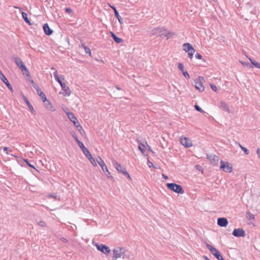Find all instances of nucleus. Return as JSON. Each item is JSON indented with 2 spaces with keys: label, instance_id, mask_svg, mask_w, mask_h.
Wrapping results in <instances>:
<instances>
[{
  "label": "nucleus",
  "instance_id": "a878e982",
  "mask_svg": "<svg viewBox=\"0 0 260 260\" xmlns=\"http://www.w3.org/2000/svg\"><path fill=\"white\" fill-rule=\"evenodd\" d=\"M21 13H22V18L24 19V21L26 23H28L29 25H31V23H30V21L29 20V19L27 18V14L24 12H22Z\"/></svg>",
  "mask_w": 260,
  "mask_h": 260
},
{
  "label": "nucleus",
  "instance_id": "7ed1b4c3",
  "mask_svg": "<svg viewBox=\"0 0 260 260\" xmlns=\"http://www.w3.org/2000/svg\"><path fill=\"white\" fill-rule=\"evenodd\" d=\"M126 250L122 247H117L113 250L112 258L113 260H116L119 258L122 257L123 259L126 257L125 252Z\"/></svg>",
  "mask_w": 260,
  "mask_h": 260
},
{
  "label": "nucleus",
  "instance_id": "bf43d9fd",
  "mask_svg": "<svg viewBox=\"0 0 260 260\" xmlns=\"http://www.w3.org/2000/svg\"><path fill=\"white\" fill-rule=\"evenodd\" d=\"M87 220H88V219H85V221H86Z\"/></svg>",
  "mask_w": 260,
  "mask_h": 260
},
{
  "label": "nucleus",
  "instance_id": "c03bdc74",
  "mask_svg": "<svg viewBox=\"0 0 260 260\" xmlns=\"http://www.w3.org/2000/svg\"><path fill=\"white\" fill-rule=\"evenodd\" d=\"M249 216L250 219H252L254 218V215L252 214H250V213H249Z\"/></svg>",
  "mask_w": 260,
  "mask_h": 260
},
{
  "label": "nucleus",
  "instance_id": "b1692460",
  "mask_svg": "<svg viewBox=\"0 0 260 260\" xmlns=\"http://www.w3.org/2000/svg\"><path fill=\"white\" fill-rule=\"evenodd\" d=\"M112 36V38L114 40V41L117 43H120L122 42L123 40L122 39L117 37L115 34L112 32H110Z\"/></svg>",
  "mask_w": 260,
  "mask_h": 260
},
{
  "label": "nucleus",
  "instance_id": "ea45409f",
  "mask_svg": "<svg viewBox=\"0 0 260 260\" xmlns=\"http://www.w3.org/2000/svg\"><path fill=\"white\" fill-rule=\"evenodd\" d=\"M25 161L26 162L27 165L28 166H29L30 167H31L32 168L35 169V167L33 165H31L27 160L25 159Z\"/></svg>",
  "mask_w": 260,
  "mask_h": 260
},
{
  "label": "nucleus",
  "instance_id": "f3484780",
  "mask_svg": "<svg viewBox=\"0 0 260 260\" xmlns=\"http://www.w3.org/2000/svg\"><path fill=\"white\" fill-rule=\"evenodd\" d=\"M0 79L2 81L6 84L7 87L10 89L11 91H12L13 88L11 85L9 83L6 77L3 75L2 71L0 70Z\"/></svg>",
  "mask_w": 260,
  "mask_h": 260
},
{
  "label": "nucleus",
  "instance_id": "c756f323",
  "mask_svg": "<svg viewBox=\"0 0 260 260\" xmlns=\"http://www.w3.org/2000/svg\"><path fill=\"white\" fill-rule=\"evenodd\" d=\"M240 62L244 67H247V68H253V66H252L251 63L250 62H246L244 61H240Z\"/></svg>",
  "mask_w": 260,
  "mask_h": 260
},
{
  "label": "nucleus",
  "instance_id": "4d7b16f0",
  "mask_svg": "<svg viewBox=\"0 0 260 260\" xmlns=\"http://www.w3.org/2000/svg\"><path fill=\"white\" fill-rule=\"evenodd\" d=\"M150 162L149 165H151V164L152 165V162Z\"/></svg>",
  "mask_w": 260,
  "mask_h": 260
},
{
  "label": "nucleus",
  "instance_id": "3c124183",
  "mask_svg": "<svg viewBox=\"0 0 260 260\" xmlns=\"http://www.w3.org/2000/svg\"><path fill=\"white\" fill-rule=\"evenodd\" d=\"M8 149H9V148H8V147H4L3 148V150H4V151H7Z\"/></svg>",
  "mask_w": 260,
  "mask_h": 260
},
{
  "label": "nucleus",
  "instance_id": "39448f33",
  "mask_svg": "<svg viewBox=\"0 0 260 260\" xmlns=\"http://www.w3.org/2000/svg\"><path fill=\"white\" fill-rule=\"evenodd\" d=\"M167 186L169 189L173 190L176 193L183 194L184 192V190L180 185L173 183H168L167 184Z\"/></svg>",
  "mask_w": 260,
  "mask_h": 260
},
{
  "label": "nucleus",
  "instance_id": "bb28decb",
  "mask_svg": "<svg viewBox=\"0 0 260 260\" xmlns=\"http://www.w3.org/2000/svg\"><path fill=\"white\" fill-rule=\"evenodd\" d=\"M24 100L25 102V103H26V104L28 106L29 109L31 110V112L33 113L35 111V110L34 109L30 103V102L28 101V99L25 96H24Z\"/></svg>",
  "mask_w": 260,
  "mask_h": 260
},
{
  "label": "nucleus",
  "instance_id": "412c9836",
  "mask_svg": "<svg viewBox=\"0 0 260 260\" xmlns=\"http://www.w3.org/2000/svg\"><path fill=\"white\" fill-rule=\"evenodd\" d=\"M43 30L45 34L47 36H50L53 33V30L49 27L48 23H45L43 26Z\"/></svg>",
  "mask_w": 260,
  "mask_h": 260
},
{
  "label": "nucleus",
  "instance_id": "2f4dec72",
  "mask_svg": "<svg viewBox=\"0 0 260 260\" xmlns=\"http://www.w3.org/2000/svg\"><path fill=\"white\" fill-rule=\"evenodd\" d=\"M239 147L244 152L245 154L248 155L249 154V150L245 147L242 146L240 143H238Z\"/></svg>",
  "mask_w": 260,
  "mask_h": 260
},
{
  "label": "nucleus",
  "instance_id": "49530a36",
  "mask_svg": "<svg viewBox=\"0 0 260 260\" xmlns=\"http://www.w3.org/2000/svg\"><path fill=\"white\" fill-rule=\"evenodd\" d=\"M50 197H51V198H55V199H56V197H57V196H56L55 194H54H54H51V195H50Z\"/></svg>",
  "mask_w": 260,
  "mask_h": 260
},
{
  "label": "nucleus",
  "instance_id": "f8f14e48",
  "mask_svg": "<svg viewBox=\"0 0 260 260\" xmlns=\"http://www.w3.org/2000/svg\"><path fill=\"white\" fill-rule=\"evenodd\" d=\"M205 82L204 78L202 76L198 77V81L196 82V88L200 91H203L204 90V87L203 83Z\"/></svg>",
  "mask_w": 260,
  "mask_h": 260
},
{
  "label": "nucleus",
  "instance_id": "603ef678",
  "mask_svg": "<svg viewBox=\"0 0 260 260\" xmlns=\"http://www.w3.org/2000/svg\"><path fill=\"white\" fill-rule=\"evenodd\" d=\"M204 258L206 259V260H210L209 258L206 256H204Z\"/></svg>",
  "mask_w": 260,
  "mask_h": 260
},
{
  "label": "nucleus",
  "instance_id": "a211bd4d",
  "mask_svg": "<svg viewBox=\"0 0 260 260\" xmlns=\"http://www.w3.org/2000/svg\"><path fill=\"white\" fill-rule=\"evenodd\" d=\"M217 224L221 227H225L228 224V221L224 217H220L217 219Z\"/></svg>",
  "mask_w": 260,
  "mask_h": 260
},
{
  "label": "nucleus",
  "instance_id": "ddd939ff",
  "mask_svg": "<svg viewBox=\"0 0 260 260\" xmlns=\"http://www.w3.org/2000/svg\"><path fill=\"white\" fill-rule=\"evenodd\" d=\"M95 246L98 250L105 254H109L110 252V248L105 245L102 244H96Z\"/></svg>",
  "mask_w": 260,
  "mask_h": 260
},
{
  "label": "nucleus",
  "instance_id": "f704fd0d",
  "mask_svg": "<svg viewBox=\"0 0 260 260\" xmlns=\"http://www.w3.org/2000/svg\"><path fill=\"white\" fill-rule=\"evenodd\" d=\"M178 69L182 71V72L183 71H184V68H183V65L182 63H178Z\"/></svg>",
  "mask_w": 260,
  "mask_h": 260
},
{
  "label": "nucleus",
  "instance_id": "7c9ffc66",
  "mask_svg": "<svg viewBox=\"0 0 260 260\" xmlns=\"http://www.w3.org/2000/svg\"><path fill=\"white\" fill-rule=\"evenodd\" d=\"M73 137L77 142L79 147L81 148V142L78 139L77 136L76 134H73Z\"/></svg>",
  "mask_w": 260,
  "mask_h": 260
},
{
  "label": "nucleus",
  "instance_id": "dca6fc26",
  "mask_svg": "<svg viewBox=\"0 0 260 260\" xmlns=\"http://www.w3.org/2000/svg\"><path fill=\"white\" fill-rule=\"evenodd\" d=\"M180 142L182 145L187 148L191 147L192 145L191 140L186 137H181Z\"/></svg>",
  "mask_w": 260,
  "mask_h": 260
},
{
  "label": "nucleus",
  "instance_id": "393cba45",
  "mask_svg": "<svg viewBox=\"0 0 260 260\" xmlns=\"http://www.w3.org/2000/svg\"><path fill=\"white\" fill-rule=\"evenodd\" d=\"M183 50L187 52L188 51H189L190 49H192V48L193 47L192 46L189 44V43H184L183 45Z\"/></svg>",
  "mask_w": 260,
  "mask_h": 260
},
{
  "label": "nucleus",
  "instance_id": "0eeeda50",
  "mask_svg": "<svg viewBox=\"0 0 260 260\" xmlns=\"http://www.w3.org/2000/svg\"><path fill=\"white\" fill-rule=\"evenodd\" d=\"M82 152L84 153V154L88 158V159L89 160V161L91 162V163L94 166H96L97 164L94 159V158L92 157L90 152L89 151L88 149L85 147L84 144L82 143Z\"/></svg>",
  "mask_w": 260,
  "mask_h": 260
},
{
  "label": "nucleus",
  "instance_id": "09e8293b",
  "mask_svg": "<svg viewBox=\"0 0 260 260\" xmlns=\"http://www.w3.org/2000/svg\"><path fill=\"white\" fill-rule=\"evenodd\" d=\"M13 7H14L15 9H19L20 11H21V8L20 7H18V6H14Z\"/></svg>",
  "mask_w": 260,
  "mask_h": 260
},
{
  "label": "nucleus",
  "instance_id": "a19ab883",
  "mask_svg": "<svg viewBox=\"0 0 260 260\" xmlns=\"http://www.w3.org/2000/svg\"><path fill=\"white\" fill-rule=\"evenodd\" d=\"M188 53H192L194 54L195 52V50L193 48V47L192 48V49H190L189 51L187 52Z\"/></svg>",
  "mask_w": 260,
  "mask_h": 260
},
{
  "label": "nucleus",
  "instance_id": "8fccbe9b",
  "mask_svg": "<svg viewBox=\"0 0 260 260\" xmlns=\"http://www.w3.org/2000/svg\"><path fill=\"white\" fill-rule=\"evenodd\" d=\"M162 177L165 179H167L168 178V177L165 175L164 174H162Z\"/></svg>",
  "mask_w": 260,
  "mask_h": 260
},
{
  "label": "nucleus",
  "instance_id": "6ab92c4d",
  "mask_svg": "<svg viewBox=\"0 0 260 260\" xmlns=\"http://www.w3.org/2000/svg\"><path fill=\"white\" fill-rule=\"evenodd\" d=\"M41 100L44 102V105H45V107H46V108H47L48 109L50 110L51 111H55V109L52 106L51 103L48 100H47L46 96H45V99H41Z\"/></svg>",
  "mask_w": 260,
  "mask_h": 260
},
{
  "label": "nucleus",
  "instance_id": "e433bc0d",
  "mask_svg": "<svg viewBox=\"0 0 260 260\" xmlns=\"http://www.w3.org/2000/svg\"><path fill=\"white\" fill-rule=\"evenodd\" d=\"M182 74L186 78H187V79L189 78V77H190L187 71H183Z\"/></svg>",
  "mask_w": 260,
  "mask_h": 260
},
{
  "label": "nucleus",
  "instance_id": "2eb2a0df",
  "mask_svg": "<svg viewBox=\"0 0 260 260\" xmlns=\"http://www.w3.org/2000/svg\"><path fill=\"white\" fill-rule=\"evenodd\" d=\"M233 235L236 237H244L245 236V232L242 229H235L233 232Z\"/></svg>",
  "mask_w": 260,
  "mask_h": 260
},
{
  "label": "nucleus",
  "instance_id": "aec40b11",
  "mask_svg": "<svg viewBox=\"0 0 260 260\" xmlns=\"http://www.w3.org/2000/svg\"><path fill=\"white\" fill-rule=\"evenodd\" d=\"M208 159L210 160L211 162L214 165L217 164L219 160V157L214 154H211L210 155H208L207 156Z\"/></svg>",
  "mask_w": 260,
  "mask_h": 260
},
{
  "label": "nucleus",
  "instance_id": "6e6552de",
  "mask_svg": "<svg viewBox=\"0 0 260 260\" xmlns=\"http://www.w3.org/2000/svg\"><path fill=\"white\" fill-rule=\"evenodd\" d=\"M220 168L225 172L231 173L233 170L232 166L228 162L220 161Z\"/></svg>",
  "mask_w": 260,
  "mask_h": 260
},
{
  "label": "nucleus",
  "instance_id": "5fc2aeb1",
  "mask_svg": "<svg viewBox=\"0 0 260 260\" xmlns=\"http://www.w3.org/2000/svg\"><path fill=\"white\" fill-rule=\"evenodd\" d=\"M116 88H117L118 90H120V87H118V86H116Z\"/></svg>",
  "mask_w": 260,
  "mask_h": 260
},
{
  "label": "nucleus",
  "instance_id": "4be33fe9",
  "mask_svg": "<svg viewBox=\"0 0 260 260\" xmlns=\"http://www.w3.org/2000/svg\"><path fill=\"white\" fill-rule=\"evenodd\" d=\"M110 7L114 10L115 17L118 20V21L121 24L122 23V19L120 16L118 12L116 10V8L113 6H110Z\"/></svg>",
  "mask_w": 260,
  "mask_h": 260
},
{
  "label": "nucleus",
  "instance_id": "c9c22d12",
  "mask_svg": "<svg viewBox=\"0 0 260 260\" xmlns=\"http://www.w3.org/2000/svg\"><path fill=\"white\" fill-rule=\"evenodd\" d=\"M38 224L41 227H45L46 226L45 222L43 221L39 222Z\"/></svg>",
  "mask_w": 260,
  "mask_h": 260
},
{
  "label": "nucleus",
  "instance_id": "473e14b6",
  "mask_svg": "<svg viewBox=\"0 0 260 260\" xmlns=\"http://www.w3.org/2000/svg\"><path fill=\"white\" fill-rule=\"evenodd\" d=\"M139 149L142 152H143L144 150V148L145 147V145L142 144V143L139 144Z\"/></svg>",
  "mask_w": 260,
  "mask_h": 260
},
{
  "label": "nucleus",
  "instance_id": "37998d69",
  "mask_svg": "<svg viewBox=\"0 0 260 260\" xmlns=\"http://www.w3.org/2000/svg\"><path fill=\"white\" fill-rule=\"evenodd\" d=\"M256 153L258 156V157L260 158V149L257 148L256 150Z\"/></svg>",
  "mask_w": 260,
  "mask_h": 260
},
{
  "label": "nucleus",
  "instance_id": "79ce46f5",
  "mask_svg": "<svg viewBox=\"0 0 260 260\" xmlns=\"http://www.w3.org/2000/svg\"><path fill=\"white\" fill-rule=\"evenodd\" d=\"M65 11L66 12H68V13H71L72 12V10L71 9L69 8H67L65 9Z\"/></svg>",
  "mask_w": 260,
  "mask_h": 260
},
{
  "label": "nucleus",
  "instance_id": "cd10ccee",
  "mask_svg": "<svg viewBox=\"0 0 260 260\" xmlns=\"http://www.w3.org/2000/svg\"><path fill=\"white\" fill-rule=\"evenodd\" d=\"M82 48L84 49V51L86 54H88L89 56H91V50L88 47L84 46L82 44Z\"/></svg>",
  "mask_w": 260,
  "mask_h": 260
},
{
  "label": "nucleus",
  "instance_id": "9b49d317",
  "mask_svg": "<svg viewBox=\"0 0 260 260\" xmlns=\"http://www.w3.org/2000/svg\"><path fill=\"white\" fill-rule=\"evenodd\" d=\"M96 161H97L98 163L99 164V165L102 168V170L104 172H107V174H106L107 177H112L111 176H110V173L109 172L107 166L105 164V162L103 161V160L101 158V157H99L97 159Z\"/></svg>",
  "mask_w": 260,
  "mask_h": 260
},
{
  "label": "nucleus",
  "instance_id": "6e6d98bb",
  "mask_svg": "<svg viewBox=\"0 0 260 260\" xmlns=\"http://www.w3.org/2000/svg\"><path fill=\"white\" fill-rule=\"evenodd\" d=\"M70 112V111H69V110H68V111H65V112H66V113H67V112Z\"/></svg>",
  "mask_w": 260,
  "mask_h": 260
},
{
  "label": "nucleus",
  "instance_id": "a18cd8bd",
  "mask_svg": "<svg viewBox=\"0 0 260 260\" xmlns=\"http://www.w3.org/2000/svg\"><path fill=\"white\" fill-rule=\"evenodd\" d=\"M196 167L198 169L199 171H201L202 170V167L200 166L196 165Z\"/></svg>",
  "mask_w": 260,
  "mask_h": 260
},
{
  "label": "nucleus",
  "instance_id": "f257e3e1",
  "mask_svg": "<svg viewBox=\"0 0 260 260\" xmlns=\"http://www.w3.org/2000/svg\"><path fill=\"white\" fill-rule=\"evenodd\" d=\"M151 33L153 35H155L157 37L165 36L167 37V39L171 38L173 35H174V33L168 31L162 27H158L153 29L151 31Z\"/></svg>",
  "mask_w": 260,
  "mask_h": 260
},
{
  "label": "nucleus",
  "instance_id": "c85d7f7f",
  "mask_svg": "<svg viewBox=\"0 0 260 260\" xmlns=\"http://www.w3.org/2000/svg\"><path fill=\"white\" fill-rule=\"evenodd\" d=\"M251 61L252 66H254L255 67L260 69V63L256 62L255 60L252 59L250 58H248Z\"/></svg>",
  "mask_w": 260,
  "mask_h": 260
},
{
  "label": "nucleus",
  "instance_id": "9d476101",
  "mask_svg": "<svg viewBox=\"0 0 260 260\" xmlns=\"http://www.w3.org/2000/svg\"><path fill=\"white\" fill-rule=\"evenodd\" d=\"M29 82L31 84L33 87L36 89L38 94L40 96L41 99H45V94L42 91L39 86L33 80H29Z\"/></svg>",
  "mask_w": 260,
  "mask_h": 260
},
{
  "label": "nucleus",
  "instance_id": "1a4fd4ad",
  "mask_svg": "<svg viewBox=\"0 0 260 260\" xmlns=\"http://www.w3.org/2000/svg\"><path fill=\"white\" fill-rule=\"evenodd\" d=\"M113 166L115 168V169L118 171L119 172L122 173L124 175L126 176L128 178H130V176L126 171V169L122 167L120 164L117 163L116 161H113Z\"/></svg>",
  "mask_w": 260,
  "mask_h": 260
},
{
  "label": "nucleus",
  "instance_id": "de8ad7c7",
  "mask_svg": "<svg viewBox=\"0 0 260 260\" xmlns=\"http://www.w3.org/2000/svg\"><path fill=\"white\" fill-rule=\"evenodd\" d=\"M188 57L191 59L193 57V54H192V53H188Z\"/></svg>",
  "mask_w": 260,
  "mask_h": 260
},
{
  "label": "nucleus",
  "instance_id": "58836bf2",
  "mask_svg": "<svg viewBox=\"0 0 260 260\" xmlns=\"http://www.w3.org/2000/svg\"><path fill=\"white\" fill-rule=\"evenodd\" d=\"M195 57L198 59H201L202 58V56L199 53H197L195 55Z\"/></svg>",
  "mask_w": 260,
  "mask_h": 260
},
{
  "label": "nucleus",
  "instance_id": "13d9d810",
  "mask_svg": "<svg viewBox=\"0 0 260 260\" xmlns=\"http://www.w3.org/2000/svg\"><path fill=\"white\" fill-rule=\"evenodd\" d=\"M150 162L149 165H151V164L152 165V162Z\"/></svg>",
  "mask_w": 260,
  "mask_h": 260
},
{
  "label": "nucleus",
  "instance_id": "4c0bfd02",
  "mask_svg": "<svg viewBox=\"0 0 260 260\" xmlns=\"http://www.w3.org/2000/svg\"><path fill=\"white\" fill-rule=\"evenodd\" d=\"M210 87H211V89H212L213 91H216V90H217V87H216V86L215 85H213V84H210Z\"/></svg>",
  "mask_w": 260,
  "mask_h": 260
},
{
  "label": "nucleus",
  "instance_id": "423d86ee",
  "mask_svg": "<svg viewBox=\"0 0 260 260\" xmlns=\"http://www.w3.org/2000/svg\"><path fill=\"white\" fill-rule=\"evenodd\" d=\"M206 246L210 250V252L218 259V260H224V259L221 255L220 252L214 247L209 244H206Z\"/></svg>",
  "mask_w": 260,
  "mask_h": 260
},
{
  "label": "nucleus",
  "instance_id": "4468645a",
  "mask_svg": "<svg viewBox=\"0 0 260 260\" xmlns=\"http://www.w3.org/2000/svg\"><path fill=\"white\" fill-rule=\"evenodd\" d=\"M67 115L69 118V119L74 123L75 126H76L77 128L78 127H81L80 126V123L77 120V118L74 116V115L71 112H67Z\"/></svg>",
  "mask_w": 260,
  "mask_h": 260
},
{
  "label": "nucleus",
  "instance_id": "5701e85b",
  "mask_svg": "<svg viewBox=\"0 0 260 260\" xmlns=\"http://www.w3.org/2000/svg\"><path fill=\"white\" fill-rule=\"evenodd\" d=\"M220 107L225 111H226L230 113V109L228 105L224 102H220Z\"/></svg>",
  "mask_w": 260,
  "mask_h": 260
},
{
  "label": "nucleus",
  "instance_id": "864d4df0",
  "mask_svg": "<svg viewBox=\"0 0 260 260\" xmlns=\"http://www.w3.org/2000/svg\"><path fill=\"white\" fill-rule=\"evenodd\" d=\"M61 240H62V241H66V239L65 238H63L62 239H61Z\"/></svg>",
  "mask_w": 260,
  "mask_h": 260
},
{
  "label": "nucleus",
  "instance_id": "20e7f679",
  "mask_svg": "<svg viewBox=\"0 0 260 260\" xmlns=\"http://www.w3.org/2000/svg\"><path fill=\"white\" fill-rule=\"evenodd\" d=\"M15 62L17 66L21 69V71L23 72L24 75H25L27 77L30 76V73L27 69L26 66L23 63L22 59L19 57H15L14 58Z\"/></svg>",
  "mask_w": 260,
  "mask_h": 260
},
{
  "label": "nucleus",
  "instance_id": "72a5a7b5",
  "mask_svg": "<svg viewBox=\"0 0 260 260\" xmlns=\"http://www.w3.org/2000/svg\"><path fill=\"white\" fill-rule=\"evenodd\" d=\"M196 110L200 112L204 113V111L197 105H194Z\"/></svg>",
  "mask_w": 260,
  "mask_h": 260
},
{
  "label": "nucleus",
  "instance_id": "f03ea898",
  "mask_svg": "<svg viewBox=\"0 0 260 260\" xmlns=\"http://www.w3.org/2000/svg\"><path fill=\"white\" fill-rule=\"evenodd\" d=\"M54 76L55 79V80L60 84L62 90L63 91L62 93L64 96H68L70 95L71 93V90H70V88L69 87L67 86L65 83H63L62 82V79H64V78L62 77V76L60 75V76H58L57 74V72L56 71L54 73Z\"/></svg>",
  "mask_w": 260,
  "mask_h": 260
}]
</instances>
